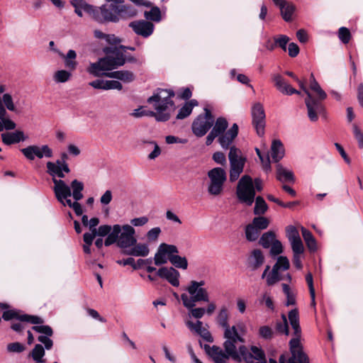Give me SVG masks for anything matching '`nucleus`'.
I'll use <instances>...</instances> for the list:
<instances>
[{
	"mask_svg": "<svg viewBox=\"0 0 363 363\" xmlns=\"http://www.w3.org/2000/svg\"><path fill=\"white\" fill-rule=\"evenodd\" d=\"M110 4L96 9L94 20L98 22H118L121 18H129L136 16L137 11L124 4V0H108Z\"/></svg>",
	"mask_w": 363,
	"mask_h": 363,
	"instance_id": "1",
	"label": "nucleus"
},
{
	"mask_svg": "<svg viewBox=\"0 0 363 363\" xmlns=\"http://www.w3.org/2000/svg\"><path fill=\"white\" fill-rule=\"evenodd\" d=\"M104 52L106 56L100 58L97 62L91 63L87 72L94 77H107L108 71L113 70L122 66L125 62L123 52L117 48H106Z\"/></svg>",
	"mask_w": 363,
	"mask_h": 363,
	"instance_id": "2",
	"label": "nucleus"
},
{
	"mask_svg": "<svg viewBox=\"0 0 363 363\" xmlns=\"http://www.w3.org/2000/svg\"><path fill=\"white\" fill-rule=\"evenodd\" d=\"M289 320L294 330V337L289 342L291 357L289 363H308V358L303 352V347L300 342L301 330L299 325V315L297 308L289 312Z\"/></svg>",
	"mask_w": 363,
	"mask_h": 363,
	"instance_id": "3",
	"label": "nucleus"
},
{
	"mask_svg": "<svg viewBox=\"0 0 363 363\" xmlns=\"http://www.w3.org/2000/svg\"><path fill=\"white\" fill-rule=\"evenodd\" d=\"M174 96L173 91L158 89L157 92L147 99L148 103H153V106L157 111L156 113H152L157 121H167L169 119L170 111L174 109V106L172 100Z\"/></svg>",
	"mask_w": 363,
	"mask_h": 363,
	"instance_id": "4",
	"label": "nucleus"
},
{
	"mask_svg": "<svg viewBox=\"0 0 363 363\" xmlns=\"http://www.w3.org/2000/svg\"><path fill=\"white\" fill-rule=\"evenodd\" d=\"M135 233L134 228L128 224L123 225V226L116 224L113 226L111 233L106 238L104 245L110 246L113 243H116L120 248L124 250H128L137 242Z\"/></svg>",
	"mask_w": 363,
	"mask_h": 363,
	"instance_id": "5",
	"label": "nucleus"
},
{
	"mask_svg": "<svg viewBox=\"0 0 363 363\" xmlns=\"http://www.w3.org/2000/svg\"><path fill=\"white\" fill-rule=\"evenodd\" d=\"M247 333V327L244 322L240 320L233 326L224 331V338L225 339L223 342V347L230 354L233 356V359L240 360V357L238 353L237 343L245 342V335Z\"/></svg>",
	"mask_w": 363,
	"mask_h": 363,
	"instance_id": "6",
	"label": "nucleus"
},
{
	"mask_svg": "<svg viewBox=\"0 0 363 363\" xmlns=\"http://www.w3.org/2000/svg\"><path fill=\"white\" fill-rule=\"evenodd\" d=\"M255 189L261 191L262 182L259 179H255L253 184L252 179L248 175H244L239 180L236 194L239 201L247 206H251L255 196Z\"/></svg>",
	"mask_w": 363,
	"mask_h": 363,
	"instance_id": "7",
	"label": "nucleus"
},
{
	"mask_svg": "<svg viewBox=\"0 0 363 363\" xmlns=\"http://www.w3.org/2000/svg\"><path fill=\"white\" fill-rule=\"evenodd\" d=\"M205 285V281H200L192 280L189 282L186 290L191 296L190 297L186 293L181 295L184 307H192L196 306V302H208L209 294L206 288L203 286Z\"/></svg>",
	"mask_w": 363,
	"mask_h": 363,
	"instance_id": "8",
	"label": "nucleus"
},
{
	"mask_svg": "<svg viewBox=\"0 0 363 363\" xmlns=\"http://www.w3.org/2000/svg\"><path fill=\"white\" fill-rule=\"evenodd\" d=\"M6 110L19 113L21 110L14 103L13 98L11 94H4L0 97V133L6 129V130H14L16 124L9 118H7Z\"/></svg>",
	"mask_w": 363,
	"mask_h": 363,
	"instance_id": "9",
	"label": "nucleus"
},
{
	"mask_svg": "<svg viewBox=\"0 0 363 363\" xmlns=\"http://www.w3.org/2000/svg\"><path fill=\"white\" fill-rule=\"evenodd\" d=\"M208 177L210 179L208 186V194L214 196L220 195L227 179L225 169L221 167H215L208 172Z\"/></svg>",
	"mask_w": 363,
	"mask_h": 363,
	"instance_id": "10",
	"label": "nucleus"
},
{
	"mask_svg": "<svg viewBox=\"0 0 363 363\" xmlns=\"http://www.w3.org/2000/svg\"><path fill=\"white\" fill-rule=\"evenodd\" d=\"M204 114L199 115L192 123V131L197 137L203 136L214 123V118L210 110L204 108Z\"/></svg>",
	"mask_w": 363,
	"mask_h": 363,
	"instance_id": "11",
	"label": "nucleus"
},
{
	"mask_svg": "<svg viewBox=\"0 0 363 363\" xmlns=\"http://www.w3.org/2000/svg\"><path fill=\"white\" fill-rule=\"evenodd\" d=\"M54 183L53 191L56 199L63 206L67 205L70 208H72L74 202L68 199L72 196V191L69 186H68L64 180L57 179L56 178L52 179Z\"/></svg>",
	"mask_w": 363,
	"mask_h": 363,
	"instance_id": "12",
	"label": "nucleus"
},
{
	"mask_svg": "<svg viewBox=\"0 0 363 363\" xmlns=\"http://www.w3.org/2000/svg\"><path fill=\"white\" fill-rule=\"evenodd\" d=\"M179 250L176 245L167 243H161L155 254L154 262L157 266H160L170 261V257L178 254Z\"/></svg>",
	"mask_w": 363,
	"mask_h": 363,
	"instance_id": "13",
	"label": "nucleus"
},
{
	"mask_svg": "<svg viewBox=\"0 0 363 363\" xmlns=\"http://www.w3.org/2000/svg\"><path fill=\"white\" fill-rule=\"evenodd\" d=\"M21 152L28 160H34L35 157L42 159L43 157L50 158L53 155L52 150L48 145H29L22 148Z\"/></svg>",
	"mask_w": 363,
	"mask_h": 363,
	"instance_id": "14",
	"label": "nucleus"
},
{
	"mask_svg": "<svg viewBox=\"0 0 363 363\" xmlns=\"http://www.w3.org/2000/svg\"><path fill=\"white\" fill-rule=\"evenodd\" d=\"M252 125L259 136L264 133L265 113L263 106L260 103H255L251 110Z\"/></svg>",
	"mask_w": 363,
	"mask_h": 363,
	"instance_id": "15",
	"label": "nucleus"
},
{
	"mask_svg": "<svg viewBox=\"0 0 363 363\" xmlns=\"http://www.w3.org/2000/svg\"><path fill=\"white\" fill-rule=\"evenodd\" d=\"M2 318L5 320H10L16 318L21 321L30 323L32 324H42L44 323L43 318L37 315L23 314L20 315L17 311L9 310L4 312Z\"/></svg>",
	"mask_w": 363,
	"mask_h": 363,
	"instance_id": "16",
	"label": "nucleus"
},
{
	"mask_svg": "<svg viewBox=\"0 0 363 363\" xmlns=\"http://www.w3.org/2000/svg\"><path fill=\"white\" fill-rule=\"evenodd\" d=\"M204 349L215 363H227L230 357L233 359L231 354L225 350L223 351L218 346L213 345L211 347L208 345H205Z\"/></svg>",
	"mask_w": 363,
	"mask_h": 363,
	"instance_id": "17",
	"label": "nucleus"
},
{
	"mask_svg": "<svg viewBox=\"0 0 363 363\" xmlns=\"http://www.w3.org/2000/svg\"><path fill=\"white\" fill-rule=\"evenodd\" d=\"M134 32L144 38H147L152 35L154 30V25L152 23L147 21H133L129 24Z\"/></svg>",
	"mask_w": 363,
	"mask_h": 363,
	"instance_id": "18",
	"label": "nucleus"
},
{
	"mask_svg": "<svg viewBox=\"0 0 363 363\" xmlns=\"http://www.w3.org/2000/svg\"><path fill=\"white\" fill-rule=\"evenodd\" d=\"M305 103L307 107L308 116L310 121L312 122L317 121L318 119V115L324 111L323 105L312 96L311 98H306Z\"/></svg>",
	"mask_w": 363,
	"mask_h": 363,
	"instance_id": "19",
	"label": "nucleus"
},
{
	"mask_svg": "<svg viewBox=\"0 0 363 363\" xmlns=\"http://www.w3.org/2000/svg\"><path fill=\"white\" fill-rule=\"evenodd\" d=\"M157 276L166 279L174 286H179V278L180 276L179 272L174 268L170 267H161L157 272Z\"/></svg>",
	"mask_w": 363,
	"mask_h": 363,
	"instance_id": "20",
	"label": "nucleus"
},
{
	"mask_svg": "<svg viewBox=\"0 0 363 363\" xmlns=\"http://www.w3.org/2000/svg\"><path fill=\"white\" fill-rule=\"evenodd\" d=\"M238 134V125L236 123H234L232 127L224 133L220 135L218 138V141L222 148L223 149H230L232 146L235 138L237 137Z\"/></svg>",
	"mask_w": 363,
	"mask_h": 363,
	"instance_id": "21",
	"label": "nucleus"
},
{
	"mask_svg": "<svg viewBox=\"0 0 363 363\" xmlns=\"http://www.w3.org/2000/svg\"><path fill=\"white\" fill-rule=\"evenodd\" d=\"M286 233L291 245L292 251L296 250L298 252L304 248L299 233L295 226H287L286 228Z\"/></svg>",
	"mask_w": 363,
	"mask_h": 363,
	"instance_id": "22",
	"label": "nucleus"
},
{
	"mask_svg": "<svg viewBox=\"0 0 363 363\" xmlns=\"http://www.w3.org/2000/svg\"><path fill=\"white\" fill-rule=\"evenodd\" d=\"M70 4L74 8V12L79 17H82L83 12H84L94 19L96 7L89 4L85 0H70Z\"/></svg>",
	"mask_w": 363,
	"mask_h": 363,
	"instance_id": "23",
	"label": "nucleus"
},
{
	"mask_svg": "<svg viewBox=\"0 0 363 363\" xmlns=\"http://www.w3.org/2000/svg\"><path fill=\"white\" fill-rule=\"evenodd\" d=\"M264 262V257L260 250H253L247 258V267L252 271L258 269Z\"/></svg>",
	"mask_w": 363,
	"mask_h": 363,
	"instance_id": "24",
	"label": "nucleus"
},
{
	"mask_svg": "<svg viewBox=\"0 0 363 363\" xmlns=\"http://www.w3.org/2000/svg\"><path fill=\"white\" fill-rule=\"evenodd\" d=\"M186 324L191 330L194 331L206 341L208 342H212L213 341V337L211 336L210 332L206 328L203 327V323L201 321L197 320L196 323L187 321Z\"/></svg>",
	"mask_w": 363,
	"mask_h": 363,
	"instance_id": "25",
	"label": "nucleus"
},
{
	"mask_svg": "<svg viewBox=\"0 0 363 363\" xmlns=\"http://www.w3.org/2000/svg\"><path fill=\"white\" fill-rule=\"evenodd\" d=\"M1 136L4 143L7 145L25 141L28 139V136L25 135L24 133L19 130L11 133H2Z\"/></svg>",
	"mask_w": 363,
	"mask_h": 363,
	"instance_id": "26",
	"label": "nucleus"
},
{
	"mask_svg": "<svg viewBox=\"0 0 363 363\" xmlns=\"http://www.w3.org/2000/svg\"><path fill=\"white\" fill-rule=\"evenodd\" d=\"M123 253L128 255L135 257H146L150 253L148 245L146 243L139 242L132 245L128 250H124Z\"/></svg>",
	"mask_w": 363,
	"mask_h": 363,
	"instance_id": "27",
	"label": "nucleus"
},
{
	"mask_svg": "<svg viewBox=\"0 0 363 363\" xmlns=\"http://www.w3.org/2000/svg\"><path fill=\"white\" fill-rule=\"evenodd\" d=\"M230 162V174L229 179L231 182L236 181L241 173L243 172L246 160L240 161H231Z\"/></svg>",
	"mask_w": 363,
	"mask_h": 363,
	"instance_id": "28",
	"label": "nucleus"
},
{
	"mask_svg": "<svg viewBox=\"0 0 363 363\" xmlns=\"http://www.w3.org/2000/svg\"><path fill=\"white\" fill-rule=\"evenodd\" d=\"M107 77L115 78L123 82L124 83H130L135 79L134 73L129 70H119L111 72L107 74Z\"/></svg>",
	"mask_w": 363,
	"mask_h": 363,
	"instance_id": "29",
	"label": "nucleus"
},
{
	"mask_svg": "<svg viewBox=\"0 0 363 363\" xmlns=\"http://www.w3.org/2000/svg\"><path fill=\"white\" fill-rule=\"evenodd\" d=\"M271 154L272 160L274 162H278L284 156V145L280 140H274L271 146Z\"/></svg>",
	"mask_w": 363,
	"mask_h": 363,
	"instance_id": "30",
	"label": "nucleus"
},
{
	"mask_svg": "<svg viewBox=\"0 0 363 363\" xmlns=\"http://www.w3.org/2000/svg\"><path fill=\"white\" fill-rule=\"evenodd\" d=\"M269 269H270V267L269 265H267L265 267V269L262 274V279L266 278L267 284L268 286H273L277 282H278L279 281L281 280V277L279 276L278 269H277L274 267H272V271L269 272Z\"/></svg>",
	"mask_w": 363,
	"mask_h": 363,
	"instance_id": "31",
	"label": "nucleus"
},
{
	"mask_svg": "<svg viewBox=\"0 0 363 363\" xmlns=\"http://www.w3.org/2000/svg\"><path fill=\"white\" fill-rule=\"evenodd\" d=\"M277 179L281 182H294L295 177L294 173L281 164H278L277 165Z\"/></svg>",
	"mask_w": 363,
	"mask_h": 363,
	"instance_id": "32",
	"label": "nucleus"
},
{
	"mask_svg": "<svg viewBox=\"0 0 363 363\" xmlns=\"http://www.w3.org/2000/svg\"><path fill=\"white\" fill-rule=\"evenodd\" d=\"M229 312L225 306H222L216 316L218 324L224 329V331L229 328L228 324Z\"/></svg>",
	"mask_w": 363,
	"mask_h": 363,
	"instance_id": "33",
	"label": "nucleus"
},
{
	"mask_svg": "<svg viewBox=\"0 0 363 363\" xmlns=\"http://www.w3.org/2000/svg\"><path fill=\"white\" fill-rule=\"evenodd\" d=\"M60 56L65 60V65L67 68L74 70L76 69L77 62L76 61L77 53L73 50H69L67 55L62 54Z\"/></svg>",
	"mask_w": 363,
	"mask_h": 363,
	"instance_id": "34",
	"label": "nucleus"
},
{
	"mask_svg": "<svg viewBox=\"0 0 363 363\" xmlns=\"http://www.w3.org/2000/svg\"><path fill=\"white\" fill-rule=\"evenodd\" d=\"M70 189H72V196L75 201H79L83 198L82 191L84 189V184L77 180L74 179L70 184Z\"/></svg>",
	"mask_w": 363,
	"mask_h": 363,
	"instance_id": "35",
	"label": "nucleus"
},
{
	"mask_svg": "<svg viewBox=\"0 0 363 363\" xmlns=\"http://www.w3.org/2000/svg\"><path fill=\"white\" fill-rule=\"evenodd\" d=\"M198 105V102L195 99H191L186 102L183 107H182L177 116L178 119H184L189 116L192 112L193 108Z\"/></svg>",
	"mask_w": 363,
	"mask_h": 363,
	"instance_id": "36",
	"label": "nucleus"
},
{
	"mask_svg": "<svg viewBox=\"0 0 363 363\" xmlns=\"http://www.w3.org/2000/svg\"><path fill=\"white\" fill-rule=\"evenodd\" d=\"M281 11L282 18L286 21L291 20L292 14L295 11V6L288 1H284L279 6Z\"/></svg>",
	"mask_w": 363,
	"mask_h": 363,
	"instance_id": "37",
	"label": "nucleus"
},
{
	"mask_svg": "<svg viewBox=\"0 0 363 363\" xmlns=\"http://www.w3.org/2000/svg\"><path fill=\"white\" fill-rule=\"evenodd\" d=\"M303 238L306 243L308 248L311 251H315L317 249L316 241L312 233L303 227L301 228Z\"/></svg>",
	"mask_w": 363,
	"mask_h": 363,
	"instance_id": "38",
	"label": "nucleus"
},
{
	"mask_svg": "<svg viewBox=\"0 0 363 363\" xmlns=\"http://www.w3.org/2000/svg\"><path fill=\"white\" fill-rule=\"evenodd\" d=\"M45 349L42 345L37 344L30 352V356L36 362H45L43 357L45 356Z\"/></svg>",
	"mask_w": 363,
	"mask_h": 363,
	"instance_id": "39",
	"label": "nucleus"
},
{
	"mask_svg": "<svg viewBox=\"0 0 363 363\" xmlns=\"http://www.w3.org/2000/svg\"><path fill=\"white\" fill-rule=\"evenodd\" d=\"M228 126V123L225 118H218L215 122V125L211 130L213 133L217 134L218 136L224 133Z\"/></svg>",
	"mask_w": 363,
	"mask_h": 363,
	"instance_id": "40",
	"label": "nucleus"
},
{
	"mask_svg": "<svg viewBox=\"0 0 363 363\" xmlns=\"http://www.w3.org/2000/svg\"><path fill=\"white\" fill-rule=\"evenodd\" d=\"M238 353L240 357V360H237L238 362H240L241 357H242V359L246 363H253L255 360V357L252 353V352H250L246 346L245 345H240L238 347Z\"/></svg>",
	"mask_w": 363,
	"mask_h": 363,
	"instance_id": "41",
	"label": "nucleus"
},
{
	"mask_svg": "<svg viewBox=\"0 0 363 363\" xmlns=\"http://www.w3.org/2000/svg\"><path fill=\"white\" fill-rule=\"evenodd\" d=\"M268 209L267 204L262 196H257L255 199V205L254 208V213L255 215H262Z\"/></svg>",
	"mask_w": 363,
	"mask_h": 363,
	"instance_id": "42",
	"label": "nucleus"
},
{
	"mask_svg": "<svg viewBox=\"0 0 363 363\" xmlns=\"http://www.w3.org/2000/svg\"><path fill=\"white\" fill-rule=\"evenodd\" d=\"M275 240L274 233L272 231H268L262 235L259 240V244L264 248H269Z\"/></svg>",
	"mask_w": 363,
	"mask_h": 363,
	"instance_id": "43",
	"label": "nucleus"
},
{
	"mask_svg": "<svg viewBox=\"0 0 363 363\" xmlns=\"http://www.w3.org/2000/svg\"><path fill=\"white\" fill-rule=\"evenodd\" d=\"M260 231H259L254 225L251 223L248 224L245 227V237L246 239L250 241H255L257 240L260 235Z\"/></svg>",
	"mask_w": 363,
	"mask_h": 363,
	"instance_id": "44",
	"label": "nucleus"
},
{
	"mask_svg": "<svg viewBox=\"0 0 363 363\" xmlns=\"http://www.w3.org/2000/svg\"><path fill=\"white\" fill-rule=\"evenodd\" d=\"M283 291L286 297V306H294L296 304V294L290 289L288 284H282Z\"/></svg>",
	"mask_w": 363,
	"mask_h": 363,
	"instance_id": "45",
	"label": "nucleus"
},
{
	"mask_svg": "<svg viewBox=\"0 0 363 363\" xmlns=\"http://www.w3.org/2000/svg\"><path fill=\"white\" fill-rule=\"evenodd\" d=\"M72 74L70 72L65 69L58 70L53 74V80L56 83H65L69 80Z\"/></svg>",
	"mask_w": 363,
	"mask_h": 363,
	"instance_id": "46",
	"label": "nucleus"
},
{
	"mask_svg": "<svg viewBox=\"0 0 363 363\" xmlns=\"http://www.w3.org/2000/svg\"><path fill=\"white\" fill-rule=\"evenodd\" d=\"M169 262L179 269H186L188 267L187 259L185 257H181L177 254L174 257H170Z\"/></svg>",
	"mask_w": 363,
	"mask_h": 363,
	"instance_id": "47",
	"label": "nucleus"
},
{
	"mask_svg": "<svg viewBox=\"0 0 363 363\" xmlns=\"http://www.w3.org/2000/svg\"><path fill=\"white\" fill-rule=\"evenodd\" d=\"M251 224L261 232L262 230L268 228L269 225V220L265 217L258 216L253 218Z\"/></svg>",
	"mask_w": 363,
	"mask_h": 363,
	"instance_id": "48",
	"label": "nucleus"
},
{
	"mask_svg": "<svg viewBox=\"0 0 363 363\" xmlns=\"http://www.w3.org/2000/svg\"><path fill=\"white\" fill-rule=\"evenodd\" d=\"M310 89L315 94L319 100H324L327 97L326 93L323 90L316 80L311 81Z\"/></svg>",
	"mask_w": 363,
	"mask_h": 363,
	"instance_id": "49",
	"label": "nucleus"
},
{
	"mask_svg": "<svg viewBox=\"0 0 363 363\" xmlns=\"http://www.w3.org/2000/svg\"><path fill=\"white\" fill-rule=\"evenodd\" d=\"M276 330L281 334L289 335V325L286 316L284 314L281 315V320L279 321L276 324Z\"/></svg>",
	"mask_w": 363,
	"mask_h": 363,
	"instance_id": "50",
	"label": "nucleus"
},
{
	"mask_svg": "<svg viewBox=\"0 0 363 363\" xmlns=\"http://www.w3.org/2000/svg\"><path fill=\"white\" fill-rule=\"evenodd\" d=\"M228 160L229 162L233 161H240L242 160H246V157L242 155L241 150L236 147L235 145H233L230 147V151L228 153Z\"/></svg>",
	"mask_w": 363,
	"mask_h": 363,
	"instance_id": "51",
	"label": "nucleus"
},
{
	"mask_svg": "<svg viewBox=\"0 0 363 363\" xmlns=\"http://www.w3.org/2000/svg\"><path fill=\"white\" fill-rule=\"evenodd\" d=\"M145 17L147 20H150L155 22H160L161 21V12L158 7H152L149 11L145 12Z\"/></svg>",
	"mask_w": 363,
	"mask_h": 363,
	"instance_id": "52",
	"label": "nucleus"
},
{
	"mask_svg": "<svg viewBox=\"0 0 363 363\" xmlns=\"http://www.w3.org/2000/svg\"><path fill=\"white\" fill-rule=\"evenodd\" d=\"M161 233L162 230L160 227L152 228L146 234L147 240L150 242H155L157 241Z\"/></svg>",
	"mask_w": 363,
	"mask_h": 363,
	"instance_id": "53",
	"label": "nucleus"
},
{
	"mask_svg": "<svg viewBox=\"0 0 363 363\" xmlns=\"http://www.w3.org/2000/svg\"><path fill=\"white\" fill-rule=\"evenodd\" d=\"M289 261L286 257L280 256L278 257L276 264L273 266V267L277 269H283L286 270L289 268Z\"/></svg>",
	"mask_w": 363,
	"mask_h": 363,
	"instance_id": "54",
	"label": "nucleus"
},
{
	"mask_svg": "<svg viewBox=\"0 0 363 363\" xmlns=\"http://www.w3.org/2000/svg\"><path fill=\"white\" fill-rule=\"evenodd\" d=\"M47 172L53 178L62 170L61 166L55 164L52 162H48L46 163Z\"/></svg>",
	"mask_w": 363,
	"mask_h": 363,
	"instance_id": "55",
	"label": "nucleus"
},
{
	"mask_svg": "<svg viewBox=\"0 0 363 363\" xmlns=\"http://www.w3.org/2000/svg\"><path fill=\"white\" fill-rule=\"evenodd\" d=\"M186 308L189 310V315L196 319L201 318L206 313V309L202 307L194 308V306H192Z\"/></svg>",
	"mask_w": 363,
	"mask_h": 363,
	"instance_id": "56",
	"label": "nucleus"
},
{
	"mask_svg": "<svg viewBox=\"0 0 363 363\" xmlns=\"http://www.w3.org/2000/svg\"><path fill=\"white\" fill-rule=\"evenodd\" d=\"M146 144L150 147L153 148V150L148 155L150 160H154L161 154V150L155 142L150 141L147 142Z\"/></svg>",
	"mask_w": 363,
	"mask_h": 363,
	"instance_id": "57",
	"label": "nucleus"
},
{
	"mask_svg": "<svg viewBox=\"0 0 363 363\" xmlns=\"http://www.w3.org/2000/svg\"><path fill=\"white\" fill-rule=\"evenodd\" d=\"M6 348L9 352L12 353H21L23 352L26 349L25 346L18 342H15L9 344Z\"/></svg>",
	"mask_w": 363,
	"mask_h": 363,
	"instance_id": "58",
	"label": "nucleus"
},
{
	"mask_svg": "<svg viewBox=\"0 0 363 363\" xmlns=\"http://www.w3.org/2000/svg\"><path fill=\"white\" fill-rule=\"evenodd\" d=\"M352 131L359 148H363V132L356 124L352 125Z\"/></svg>",
	"mask_w": 363,
	"mask_h": 363,
	"instance_id": "59",
	"label": "nucleus"
},
{
	"mask_svg": "<svg viewBox=\"0 0 363 363\" xmlns=\"http://www.w3.org/2000/svg\"><path fill=\"white\" fill-rule=\"evenodd\" d=\"M32 330L37 333L44 334V335L52 336L53 335V330L49 325H34L32 327Z\"/></svg>",
	"mask_w": 363,
	"mask_h": 363,
	"instance_id": "60",
	"label": "nucleus"
},
{
	"mask_svg": "<svg viewBox=\"0 0 363 363\" xmlns=\"http://www.w3.org/2000/svg\"><path fill=\"white\" fill-rule=\"evenodd\" d=\"M338 37L343 43H348L351 38L350 32L347 28L341 27L338 31Z\"/></svg>",
	"mask_w": 363,
	"mask_h": 363,
	"instance_id": "61",
	"label": "nucleus"
},
{
	"mask_svg": "<svg viewBox=\"0 0 363 363\" xmlns=\"http://www.w3.org/2000/svg\"><path fill=\"white\" fill-rule=\"evenodd\" d=\"M275 44L280 47L284 51L286 50V45L289 41V38L284 35H280L274 38Z\"/></svg>",
	"mask_w": 363,
	"mask_h": 363,
	"instance_id": "62",
	"label": "nucleus"
},
{
	"mask_svg": "<svg viewBox=\"0 0 363 363\" xmlns=\"http://www.w3.org/2000/svg\"><path fill=\"white\" fill-rule=\"evenodd\" d=\"M259 334L262 338L268 340L272 337L274 333L270 327L264 325L259 328Z\"/></svg>",
	"mask_w": 363,
	"mask_h": 363,
	"instance_id": "63",
	"label": "nucleus"
},
{
	"mask_svg": "<svg viewBox=\"0 0 363 363\" xmlns=\"http://www.w3.org/2000/svg\"><path fill=\"white\" fill-rule=\"evenodd\" d=\"M283 252V246L280 241L276 240L271 245L270 253L272 255H277Z\"/></svg>",
	"mask_w": 363,
	"mask_h": 363,
	"instance_id": "64",
	"label": "nucleus"
}]
</instances>
